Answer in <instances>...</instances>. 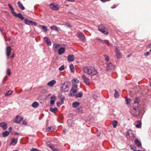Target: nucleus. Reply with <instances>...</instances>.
<instances>
[{
	"label": "nucleus",
	"instance_id": "f257e3e1",
	"mask_svg": "<svg viewBox=\"0 0 151 151\" xmlns=\"http://www.w3.org/2000/svg\"><path fill=\"white\" fill-rule=\"evenodd\" d=\"M83 71L85 73L91 76H97L99 74L97 70L92 66L83 67Z\"/></svg>",
	"mask_w": 151,
	"mask_h": 151
},
{
	"label": "nucleus",
	"instance_id": "f03ea898",
	"mask_svg": "<svg viewBox=\"0 0 151 151\" xmlns=\"http://www.w3.org/2000/svg\"><path fill=\"white\" fill-rule=\"evenodd\" d=\"M140 112V107L139 106H136L134 105L133 107H131L130 113L134 116H137L139 115Z\"/></svg>",
	"mask_w": 151,
	"mask_h": 151
},
{
	"label": "nucleus",
	"instance_id": "7ed1b4c3",
	"mask_svg": "<svg viewBox=\"0 0 151 151\" xmlns=\"http://www.w3.org/2000/svg\"><path fill=\"white\" fill-rule=\"evenodd\" d=\"M8 6L9 8L10 9L13 15L16 17L19 18L21 20H23L24 19V17L22 16V14L20 13H18L17 14L14 11V9L13 7L10 4H8Z\"/></svg>",
	"mask_w": 151,
	"mask_h": 151
},
{
	"label": "nucleus",
	"instance_id": "20e7f679",
	"mask_svg": "<svg viewBox=\"0 0 151 151\" xmlns=\"http://www.w3.org/2000/svg\"><path fill=\"white\" fill-rule=\"evenodd\" d=\"M98 29L99 31L104 34L107 35L109 33L107 29L102 24L99 25Z\"/></svg>",
	"mask_w": 151,
	"mask_h": 151
},
{
	"label": "nucleus",
	"instance_id": "39448f33",
	"mask_svg": "<svg viewBox=\"0 0 151 151\" xmlns=\"http://www.w3.org/2000/svg\"><path fill=\"white\" fill-rule=\"evenodd\" d=\"M24 19V23L28 25H31L35 26L37 25V23L36 22L29 20L27 18H25V19H24Z\"/></svg>",
	"mask_w": 151,
	"mask_h": 151
},
{
	"label": "nucleus",
	"instance_id": "423d86ee",
	"mask_svg": "<svg viewBox=\"0 0 151 151\" xmlns=\"http://www.w3.org/2000/svg\"><path fill=\"white\" fill-rule=\"evenodd\" d=\"M49 6L51 9L54 11H57L59 10L60 8L58 4L54 5L52 3L50 4Z\"/></svg>",
	"mask_w": 151,
	"mask_h": 151
},
{
	"label": "nucleus",
	"instance_id": "0eeeda50",
	"mask_svg": "<svg viewBox=\"0 0 151 151\" xmlns=\"http://www.w3.org/2000/svg\"><path fill=\"white\" fill-rule=\"evenodd\" d=\"M82 78L84 83L87 85H89L90 83L89 79L85 75H82Z\"/></svg>",
	"mask_w": 151,
	"mask_h": 151
},
{
	"label": "nucleus",
	"instance_id": "6e6552de",
	"mask_svg": "<svg viewBox=\"0 0 151 151\" xmlns=\"http://www.w3.org/2000/svg\"><path fill=\"white\" fill-rule=\"evenodd\" d=\"M106 68L107 70H114L115 69V66L111 63H109L107 65Z\"/></svg>",
	"mask_w": 151,
	"mask_h": 151
},
{
	"label": "nucleus",
	"instance_id": "1a4fd4ad",
	"mask_svg": "<svg viewBox=\"0 0 151 151\" xmlns=\"http://www.w3.org/2000/svg\"><path fill=\"white\" fill-rule=\"evenodd\" d=\"M11 50V47L10 46H8L6 47V54L8 59L9 58V56L10 54Z\"/></svg>",
	"mask_w": 151,
	"mask_h": 151
},
{
	"label": "nucleus",
	"instance_id": "9d476101",
	"mask_svg": "<svg viewBox=\"0 0 151 151\" xmlns=\"http://www.w3.org/2000/svg\"><path fill=\"white\" fill-rule=\"evenodd\" d=\"M116 48V53L117 58L118 59H120L122 57L121 54L119 51V50L116 46L115 47Z\"/></svg>",
	"mask_w": 151,
	"mask_h": 151
},
{
	"label": "nucleus",
	"instance_id": "9b49d317",
	"mask_svg": "<svg viewBox=\"0 0 151 151\" xmlns=\"http://www.w3.org/2000/svg\"><path fill=\"white\" fill-rule=\"evenodd\" d=\"M78 37L81 40L84 42L85 41V37L84 35L81 32H79L78 34Z\"/></svg>",
	"mask_w": 151,
	"mask_h": 151
},
{
	"label": "nucleus",
	"instance_id": "f8f14e48",
	"mask_svg": "<svg viewBox=\"0 0 151 151\" xmlns=\"http://www.w3.org/2000/svg\"><path fill=\"white\" fill-rule=\"evenodd\" d=\"M23 119V118L22 117L19 118V116L17 115L15 119L14 122L16 123L19 124L20 123Z\"/></svg>",
	"mask_w": 151,
	"mask_h": 151
},
{
	"label": "nucleus",
	"instance_id": "ddd939ff",
	"mask_svg": "<svg viewBox=\"0 0 151 151\" xmlns=\"http://www.w3.org/2000/svg\"><path fill=\"white\" fill-rule=\"evenodd\" d=\"M68 85L65 84V83L64 84L63 86L61 88V89L63 91V92H65L68 91Z\"/></svg>",
	"mask_w": 151,
	"mask_h": 151
},
{
	"label": "nucleus",
	"instance_id": "4468645a",
	"mask_svg": "<svg viewBox=\"0 0 151 151\" xmlns=\"http://www.w3.org/2000/svg\"><path fill=\"white\" fill-rule=\"evenodd\" d=\"M134 143L138 147H142V144L141 142L138 139H136L134 141Z\"/></svg>",
	"mask_w": 151,
	"mask_h": 151
},
{
	"label": "nucleus",
	"instance_id": "2eb2a0df",
	"mask_svg": "<svg viewBox=\"0 0 151 151\" xmlns=\"http://www.w3.org/2000/svg\"><path fill=\"white\" fill-rule=\"evenodd\" d=\"M67 59L69 62H72L74 60V57L72 54H70L68 55Z\"/></svg>",
	"mask_w": 151,
	"mask_h": 151
},
{
	"label": "nucleus",
	"instance_id": "dca6fc26",
	"mask_svg": "<svg viewBox=\"0 0 151 151\" xmlns=\"http://www.w3.org/2000/svg\"><path fill=\"white\" fill-rule=\"evenodd\" d=\"M76 92L77 90L76 89H74L71 88L70 93V96H75V95H76Z\"/></svg>",
	"mask_w": 151,
	"mask_h": 151
},
{
	"label": "nucleus",
	"instance_id": "f3484780",
	"mask_svg": "<svg viewBox=\"0 0 151 151\" xmlns=\"http://www.w3.org/2000/svg\"><path fill=\"white\" fill-rule=\"evenodd\" d=\"M0 127H2V128L5 130L7 128V124L4 122H2L0 123Z\"/></svg>",
	"mask_w": 151,
	"mask_h": 151
},
{
	"label": "nucleus",
	"instance_id": "a211bd4d",
	"mask_svg": "<svg viewBox=\"0 0 151 151\" xmlns=\"http://www.w3.org/2000/svg\"><path fill=\"white\" fill-rule=\"evenodd\" d=\"M56 83V81L55 80H52L48 82L47 83V85L50 87H52Z\"/></svg>",
	"mask_w": 151,
	"mask_h": 151
},
{
	"label": "nucleus",
	"instance_id": "6ab92c4d",
	"mask_svg": "<svg viewBox=\"0 0 151 151\" xmlns=\"http://www.w3.org/2000/svg\"><path fill=\"white\" fill-rule=\"evenodd\" d=\"M44 40L45 41L47 44L49 46L51 45V42L50 40L46 37H45L44 38Z\"/></svg>",
	"mask_w": 151,
	"mask_h": 151
},
{
	"label": "nucleus",
	"instance_id": "aec40b11",
	"mask_svg": "<svg viewBox=\"0 0 151 151\" xmlns=\"http://www.w3.org/2000/svg\"><path fill=\"white\" fill-rule=\"evenodd\" d=\"M68 125L70 127H74L75 124L70 119H68L67 121Z\"/></svg>",
	"mask_w": 151,
	"mask_h": 151
},
{
	"label": "nucleus",
	"instance_id": "412c9836",
	"mask_svg": "<svg viewBox=\"0 0 151 151\" xmlns=\"http://www.w3.org/2000/svg\"><path fill=\"white\" fill-rule=\"evenodd\" d=\"M65 52V49L64 47L60 48L58 50V53L60 55H61Z\"/></svg>",
	"mask_w": 151,
	"mask_h": 151
},
{
	"label": "nucleus",
	"instance_id": "4be33fe9",
	"mask_svg": "<svg viewBox=\"0 0 151 151\" xmlns=\"http://www.w3.org/2000/svg\"><path fill=\"white\" fill-rule=\"evenodd\" d=\"M17 5L18 7L22 10H24L25 8L22 5V4L20 1H19L17 2Z\"/></svg>",
	"mask_w": 151,
	"mask_h": 151
},
{
	"label": "nucleus",
	"instance_id": "5701e85b",
	"mask_svg": "<svg viewBox=\"0 0 151 151\" xmlns=\"http://www.w3.org/2000/svg\"><path fill=\"white\" fill-rule=\"evenodd\" d=\"M50 99H51L50 104H54L56 100V97L55 96H51Z\"/></svg>",
	"mask_w": 151,
	"mask_h": 151
},
{
	"label": "nucleus",
	"instance_id": "b1692460",
	"mask_svg": "<svg viewBox=\"0 0 151 151\" xmlns=\"http://www.w3.org/2000/svg\"><path fill=\"white\" fill-rule=\"evenodd\" d=\"M80 104V103L78 102H75L72 104V106L73 108L77 107Z\"/></svg>",
	"mask_w": 151,
	"mask_h": 151
},
{
	"label": "nucleus",
	"instance_id": "393cba45",
	"mask_svg": "<svg viewBox=\"0 0 151 151\" xmlns=\"http://www.w3.org/2000/svg\"><path fill=\"white\" fill-rule=\"evenodd\" d=\"M50 110L53 113H55L58 111V109L56 107H55L54 108L50 107Z\"/></svg>",
	"mask_w": 151,
	"mask_h": 151
},
{
	"label": "nucleus",
	"instance_id": "a878e982",
	"mask_svg": "<svg viewBox=\"0 0 151 151\" xmlns=\"http://www.w3.org/2000/svg\"><path fill=\"white\" fill-rule=\"evenodd\" d=\"M9 132L7 131L3 132L2 133V135L4 137H6L9 135Z\"/></svg>",
	"mask_w": 151,
	"mask_h": 151
},
{
	"label": "nucleus",
	"instance_id": "bb28decb",
	"mask_svg": "<svg viewBox=\"0 0 151 151\" xmlns=\"http://www.w3.org/2000/svg\"><path fill=\"white\" fill-rule=\"evenodd\" d=\"M39 105L38 103L36 101L34 102L32 104V107L34 108L37 107Z\"/></svg>",
	"mask_w": 151,
	"mask_h": 151
},
{
	"label": "nucleus",
	"instance_id": "cd10ccee",
	"mask_svg": "<svg viewBox=\"0 0 151 151\" xmlns=\"http://www.w3.org/2000/svg\"><path fill=\"white\" fill-rule=\"evenodd\" d=\"M39 26L40 27H41L42 29L44 30L43 32H46L47 31V27L44 25H39Z\"/></svg>",
	"mask_w": 151,
	"mask_h": 151
},
{
	"label": "nucleus",
	"instance_id": "c85d7f7f",
	"mask_svg": "<svg viewBox=\"0 0 151 151\" xmlns=\"http://www.w3.org/2000/svg\"><path fill=\"white\" fill-rule=\"evenodd\" d=\"M50 29L52 30H55L57 32L58 31V29L57 27L55 26H51L50 27Z\"/></svg>",
	"mask_w": 151,
	"mask_h": 151
},
{
	"label": "nucleus",
	"instance_id": "c756f323",
	"mask_svg": "<svg viewBox=\"0 0 151 151\" xmlns=\"http://www.w3.org/2000/svg\"><path fill=\"white\" fill-rule=\"evenodd\" d=\"M73 84L71 88L74 89H77L78 88V85L76 83H74V82H72Z\"/></svg>",
	"mask_w": 151,
	"mask_h": 151
},
{
	"label": "nucleus",
	"instance_id": "7c9ffc66",
	"mask_svg": "<svg viewBox=\"0 0 151 151\" xmlns=\"http://www.w3.org/2000/svg\"><path fill=\"white\" fill-rule=\"evenodd\" d=\"M112 123L113 126L114 128H116V127L117 124V122L116 120H113L112 121Z\"/></svg>",
	"mask_w": 151,
	"mask_h": 151
},
{
	"label": "nucleus",
	"instance_id": "2f4dec72",
	"mask_svg": "<svg viewBox=\"0 0 151 151\" xmlns=\"http://www.w3.org/2000/svg\"><path fill=\"white\" fill-rule=\"evenodd\" d=\"M82 107L80 106L76 109V111L78 113H81L82 111Z\"/></svg>",
	"mask_w": 151,
	"mask_h": 151
},
{
	"label": "nucleus",
	"instance_id": "473e14b6",
	"mask_svg": "<svg viewBox=\"0 0 151 151\" xmlns=\"http://www.w3.org/2000/svg\"><path fill=\"white\" fill-rule=\"evenodd\" d=\"M83 96V93L82 92H81L75 95L76 98H81Z\"/></svg>",
	"mask_w": 151,
	"mask_h": 151
},
{
	"label": "nucleus",
	"instance_id": "72a5a7b5",
	"mask_svg": "<svg viewBox=\"0 0 151 151\" xmlns=\"http://www.w3.org/2000/svg\"><path fill=\"white\" fill-rule=\"evenodd\" d=\"M115 93H114V97L116 98H117L119 97V93L118 91L116 89H115L114 90Z\"/></svg>",
	"mask_w": 151,
	"mask_h": 151
},
{
	"label": "nucleus",
	"instance_id": "f704fd0d",
	"mask_svg": "<svg viewBox=\"0 0 151 151\" xmlns=\"http://www.w3.org/2000/svg\"><path fill=\"white\" fill-rule=\"evenodd\" d=\"M137 124L136 125V127L137 128H140L141 126L142 123L141 122L139 121H137Z\"/></svg>",
	"mask_w": 151,
	"mask_h": 151
},
{
	"label": "nucleus",
	"instance_id": "c9c22d12",
	"mask_svg": "<svg viewBox=\"0 0 151 151\" xmlns=\"http://www.w3.org/2000/svg\"><path fill=\"white\" fill-rule=\"evenodd\" d=\"M54 129V128L52 126H50L48 127L47 129V130L49 132H52L53 131Z\"/></svg>",
	"mask_w": 151,
	"mask_h": 151
},
{
	"label": "nucleus",
	"instance_id": "e433bc0d",
	"mask_svg": "<svg viewBox=\"0 0 151 151\" xmlns=\"http://www.w3.org/2000/svg\"><path fill=\"white\" fill-rule=\"evenodd\" d=\"M98 40L100 41L101 42V43H102L103 44H106L107 42H108V40H102L101 39H100V38H99L98 39Z\"/></svg>",
	"mask_w": 151,
	"mask_h": 151
},
{
	"label": "nucleus",
	"instance_id": "4c0bfd02",
	"mask_svg": "<svg viewBox=\"0 0 151 151\" xmlns=\"http://www.w3.org/2000/svg\"><path fill=\"white\" fill-rule=\"evenodd\" d=\"M12 92L11 91H7L6 94H5V96H8L12 94Z\"/></svg>",
	"mask_w": 151,
	"mask_h": 151
},
{
	"label": "nucleus",
	"instance_id": "58836bf2",
	"mask_svg": "<svg viewBox=\"0 0 151 151\" xmlns=\"http://www.w3.org/2000/svg\"><path fill=\"white\" fill-rule=\"evenodd\" d=\"M139 98L138 97L136 98L134 100V102L135 103L138 104L139 103Z\"/></svg>",
	"mask_w": 151,
	"mask_h": 151
},
{
	"label": "nucleus",
	"instance_id": "ea45409f",
	"mask_svg": "<svg viewBox=\"0 0 151 151\" xmlns=\"http://www.w3.org/2000/svg\"><path fill=\"white\" fill-rule=\"evenodd\" d=\"M6 73L7 75L9 76L11 75V71L9 68H7L6 70Z\"/></svg>",
	"mask_w": 151,
	"mask_h": 151
},
{
	"label": "nucleus",
	"instance_id": "a19ab883",
	"mask_svg": "<svg viewBox=\"0 0 151 151\" xmlns=\"http://www.w3.org/2000/svg\"><path fill=\"white\" fill-rule=\"evenodd\" d=\"M125 101L127 104H129L130 102V99L127 98H125Z\"/></svg>",
	"mask_w": 151,
	"mask_h": 151
},
{
	"label": "nucleus",
	"instance_id": "79ce46f5",
	"mask_svg": "<svg viewBox=\"0 0 151 151\" xmlns=\"http://www.w3.org/2000/svg\"><path fill=\"white\" fill-rule=\"evenodd\" d=\"M65 69L64 68V65H62L59 68V70L60 71H61L64 70Z\"/></svg>",
	"mask_w": 151,
	"mask_h": 151
},
{
	"label": "nucleus",
	"instance_id": "37998d69",
	"mask_svg": "<svg viewBox=\"0 0 151 151\" xmlns=\"http://www.w3.org/2000/svg\"><path fill=\"white\" fill-rule=\"evenodd\" d=\"M104 56L105 57V60L108 62L109 60V57L108 56L106 55H104Z\"/></svg>",
	"mask_w": 151,
	"mask_h": 151
},
{
	"label": "nucleus",
	"instance_id": "c03bdc74",
	"mask_svg": "<svg viewBox=\"0 0 151 151\" xmlns=\"http://www.w3.org/2000/svg\"><path fill=\"white\" fill-rule=\"evenodd\" d=\"M70 70L72 72L73 71V70H74V67L73 65L72 64H71L70 65Z\"/></svg>",
	"mask_w": 151,
	"mask_h": 151
},
{
	"label": "nucleus",
	"instance_id": "a18cd8bd",
	"mask_svg": "<svg viewBox=\"0 0 151 151\" xmlns=\"http://www.w3.org/2000/svg\"><path fill=\"white\" fill-rule=\"evenodd\" d=\"M17 139L15 138H13L12 139L11 143H16L17 142Z\"/></svg>",
	"mask_w": 151,
	"mask_h": 151
},
{
	"label": "nucleus",
	"instance_id": "49530a36",
	"mask_svg": "<svg viewBox=\"0 0 151 151\" xmlns=\"http://www.w3.org/2000/svg\"><path fill=\"white\" fill-rule=\"evenodd\" d=\"M59 46V45L58 44H55L53 45V47L54 49H56L58 48Z\"/></svg>",
	"mask_w": 151,
	"mask_h": 151
},
{
	"label": "nucleus",
	"instance_id": "de8ad7c7",
	"mask_svg": "<svg viewBox=\"0 0 151 151\" xmlns=\"http://www.w3.org/2000/svg\"><path fill=\"white\" fill-rule=\"evenodd\" d=\"M130 147L132 150H133L134 151H136V147H135L132 146V145H130Z\"/></svg>",
	"mask_w": 151,
	"mask_h": 151
},
{
	"label": "nucleus",
	"instance_id": "09e8293b",
	"mask_svg": "<svg viewBox=\"0 0 151 151\" xmlns=\"http://www.w3.org/2000/svg\"><path fill=\"white\" fill-rule=\"evenodd\" d=\"M72 81L74 83L75 82V83H78L79 82V81L78 79H76V78L74 79H73L72 80Z\"/></svg>",
	"mask_w": 151,
	"mask_h": 151
},
{
	"label": "nucleus",
	"instance_id": "8fccbe9b",
	"mask_svg": "<svg viewBox=\"0 0 151 151\" xmlns=\"http://www.w3.org/2000/svg\"><path fill=\"white\" fill-rule=\"evenodd\" d=\"M58 96L60 99H63V97H65L64 96H63L61 94H59Z\"/></svg>",
	"mask_w": 151,
	"mask_h": 151
},
{
	"label": "nucleus",
	"instance_id": "3c124183",
	"mask_svg": "<svg viewBox=\"0 0 151 151\" xmlns=\"http://www.w3.org/2000/svg\"><path fill=\"white\" fill-rule=\"evenodd\" d=\"M47 146L48 147H49L52 150L53 149V148H54V146H53V145H51L50 144L48 145H47Z\"/></svg>",
	"mask_w": 151,
	"mask_h": 151
},
{
	"label": "nucleus",
	"instance_id": "603ef678",
	"mask_svg": "<svg viewBox=\"0 0 151 151\" xmlns=\"http://www.w3.org/2000/svg\"><path fill=\"white\" fill-rule=\"evenodd\" d=\"M30 151H40L38 150L37 149L32 148L30 150Z\"/></svg>",
	"mask_w": 151,
	"mask_h": 151
},
{
	"label": "nucleus",
	"instance_id": "864d4df0",
	"mask_svg": "<svg viewBox=\"0 0 151 151\" xmlns=\"http://www.w3.org/2000/svg\"><path fill=\"white\" fill-rule=\"evenodd\" d=\"M150 55V53L149 52H147L145 53V56H147Z\"/></svg>",
	"mask_w": 151,
	"mask_h": 151
},
{
	"label": "nucleus",
	"instance_id": "5fc2aeb1",
	"mask_svg": "<svg viewBox=\"0 0 151 151\" xmlns=\"http://www.w3.org/2000/svg\"><path fill=\"white\" fill-rule=\"evenodd\" d=\"M65 25L70 28H71L72 27L71 25H70L68 23H66Z\"/></svg>",
	"mask_w": 151,
	"mask_h": 151
},
{
	"label": "nucleus",
	"instance_id": "6e6d98bb",
	"mask_svg": "<svg viewBox=\"0 0 151 151\" xmlns=\"http://www.w3.org/2000/svg\"><path fill=\"white\" fill-rule=\"evenodd\" d=\"M106 44L109 46H112V45L110 43H109L108 41L107 42Z\"/></svg>",
	"mask_w": 151,
	"mask_h": 151
},
{
	"label": "nucleus",
	"instance_id": "4d7b16f0",
	"mask_svg": "<svg viewBox=\"0 0 151 151\" xmlns=\"http://www.w3.org/2000/svg\"><path fill=\"white\" fill-rule=\"evenodd\" d=\"M52 150H53V151H60L58 149H56L54 147L52 149Z\"/></svg>",
	"mask_w": 151,
	"mask_h": 151
},
{
	"label": "nucleus",
	"instance_id": "13d9d810",
	"mask_svg": "<svg viewBox=\"0 0 151 151\" xmlns=\"http://www.w3.org/2000/svg\"><path fill=\"white\" fill-rule=\"evenodd\" d=\"M64 99H65V97H63V99H60L61 100V103L62 104H63V103Z\"/></svg>",
	"mask_w": 151,
	"mask_h": 151
},
{
	"label": "nucleus",
	"instance_id": "bf43d9fd",
	"mask_svg": "<svg viewBox=\"0 0 151 151\" xmlns=\"http://www.w3.org/2000/svg\"><path fill=\"white\" fill-rule=\"evenodd\" d=\"M22 124L24 125H26L27 124V122L25 120H23L22 121Z\"/></svg>",
	"mask_w": 151,
	"mask_h": 151
},
{
	"label": "nucleus",
	"instance_id": "052dcab7",
	"mask_svg": "<svg viewBox=\"0 0 151 151\" xmlns=\"http://www.w3.org/2000/svg\"><path fill=\"white\" fill-rule=\"evenodd\" d=\"M66 133V129H63L62 131V133L63 134H65Z\"/></svg>",
	"mask_w": 151,
	"mask_h": 151
},
{
	"label": "nucleus",
	"instance_id": "680f3d73",
	"mask_svg": "<svg viewBox=\"0 0 151 151\" xmlns=\"http://www.w3.org/2000/svg\"><path fill=\"white\" fill-rule=\"evenodd\" d=\"M57 105L58 106H60V105H61V103L60 102H58L57 103Z\"/></svg>",
	"mask_w": 151,
	"mask_h": 151
},
{
	"label": "nucleus",
	"instance_id": "e2e57ef3",
	"mask_svg": "<svg viewBox=\"0 0 151 151\" xmlns=\"http://www.w3.org/2000/svg\"><path fill=\"white\" fill-rule=\"evenodd\" d=\"M116 5H114L112 7H111V8L114 9L116 7Z\"/></svg>",
	"mask_w": 151,
	"mask_h": 151
},
{
	"label": "nucleus",
	"instance_id": "0e129e2a",
	"mask_svg": "<svg viewBox=\"0 0 151 151\" xmlns=\"http://www.w3.org/2000/svg\"><path fill=\"white\" fill-rule=\"evenodd\" d=\"M102 2H105L106 1H107L108 0H100Z\"/></svg>",
	"mask_w": 151,
	"mask_h": 151
},
{
	"label": "nucleus",
	"instance_id": "69168bd1",
	"mask_svg": "<svg viewBox=\"0 0 151 151\" xmlns=\"http://www.w3.org/2000/svg\"><path fill=\"white\" fill-rule=\"evenodd\" d=\"M14 134L16 135H19V134L17 132H15Z\"/></svg>",
	"mask_w": 151,
	"mask_h": 151
},
{
	"label": "nucleus",
	"instance_id": "338daca9",
	"mask_svg": "<svg viewBox=\"0 0 151 151\" xmlns=\"http://www.w3.org/2000/svg\"><path fill=\"white\" fill-rule=\"evenodd\" d=\"M68 13L69 14H73V13L72 12H70V11H69L68 12Z\"/></svg>",
	"mask_w": 151,
	"mask_h": 151
},
{
	"label": "nucleus",
	"instance_id": "774afa93",
	"mask_svg": "<svg viewBox=\"0 0 151 151\" xmlns=\"http://www.w3.org/2000/svg\"><path fill=\"white\" fill-rule=\"evenodd\" d=\"M12 127H9V131H11L12 130Z\"/></svg>",
	"mask_w": 151,
	"mask_h": 151
}]
</instances>
